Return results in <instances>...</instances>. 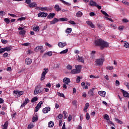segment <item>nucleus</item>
Here are the masks:
<instances>
[{
	"instance_id": "nucleus-46",
	"label": "nucleus",
	"mask_w": 129,
	"mask_h": 129,
	"mask_svg": "<svg viewBox=\"0 0 129 129\" xmlns=\"http://www.w3.org/2000/svg\"><path fill=\"white\" fill-rule=\"evenodd\" d=\"M4 21L6 23V24H9L11 22V20H10V19H9L8 18H5L4 19Z\"/></svg>"
},
{
	"instance_id": "nucleus-52",
	"label": "nucleus",
	"mask_w": 129,
	"mask_h": 129,
	"mask_svg": "<svg viewBox=\"0 0 129 129\" xmlns=\"http://www.w3.org/2000/svg\"><path fill=\"white\" fill-rule=\"evenodd\" d=\"M62 113L64 115V118H67L68 115H66L67 114V112L63 111Z\"/></svg>"
},
{
	"instance_id": "nucleus-16",
	"label": "nucleus",
	"mask_w": 129,
	"mask_h": 129,
	"mask_svg": "<svg viewBox=\"0 0 129 129\" xmlns=\"http://www.w3.org/2000/svg\"><path fill=\"white\" fill-rule=\"evenodd\" d=\"M55 17V13H50L47 16V19H53Z\"/></svg>"
},
{
	"instance_id": "nucleus-61",
	"label": "nucleus",
	"mask_w": 129,
	"mask_h": 129,
	"mask_svg": "<svg viewBox=\"0 0 129 129\" xmlns=\"http://www.w3.org/2000/svg\"><path fill=\"white\" fill-rule=\"evenodd\" d=\"M122 22L123 23H128V20L126 19H123Z\"/></svg>"
},
{
	"instance_id": "nucleus-1",
	"label": "nucleus",
	"mask_w": 129,
	"mask_h": 129,
	"mask_svg": "<svg viewBox=\"0 0 129 129\" xmlns=\"http://www.w3.org/2000/svg\"><path fill=\"white\" fill-rule=\"evenodd\" d=\"M95 45L96 46L100 47L101 49H103L104 48H106V47H109V43L101 39H99L95 40Z\"/></svg>"
},
{
	"instance_id": "nucleus-44",
	"label": "nucleus",
	"mask_w": 129,
	"mask_h": 129,
	"mask_svg": "<svg viewBox=\"0 0 129 129\" xmlns=\"http://www.w3.org/2000/svg\"><path fill=\"white\" fill-rule=\"evenodd\" d=\"M72 68H73V67L70 64H68L67 66V69H68V70H72Z\"/></svg>"
},
{
	"instance_id": "nucleus-7",
	"label": "nucleus",
	"mask_w": 129,
	"mask_h": 129,
	"mask_svg": "<svg viewBox=\"0 0 129 129\" xmlns=\"http://www.w3.org/2000/svg\"><path fill=\"white\" fill-rule=\"evenodd\" d=\"M32 62H33V60L29 57L26 58L25 59V64H27V65L31 64Z\"/></svg>"
},
{
	"instance_id": "nucleus-33",
	"label": "nucleus",
	"mask_w": 129,
	"mask_h": 129,
	"mask_svg": "<svg viewBox=\"0 0 129 129\" xmlns=\"http://www.w3.org/2000/svg\"><path fill=\"white\" fill-rule=\"evenodd\" d=\"M104 119H106V120H109V116H108V115H107V114H105L104 115Z\"/></svg>"
},
{
	"instance_id": "nucleus-37",
	"label": "nucleus",
	"mask_w": 129,
	"mask_h": 129,
	"mask_svg": "<svg viewBox=\"0 0 129 129\" xmlns=\"http://www.w3.org/2000/svg\"><path fill=\"white\" fill-rule=\"evenodd\" d=\"M59 21H60V22H67V21H68V19L63 18H59Z\"/></svg>"
},
{
	"instance_id": "nucleus-60",
	"label": "nucleus",
	"mask_w": 129,
	"mask_h": 129,
	"mask_svg": "<svg viewBox=\"0 0 129 129\" xmlns=\"http://www.w3.org/2000/svg\"><path fill=\"white\" fill-rule=\"evenodd\" d=\"M69 23H70V24H71V25H76V23H75V22L71 20L69 22Z\"/></svg>"
},
{
	"instance_id": "nucleus-55",
	"label": "nucleus",
	"mask_w": 129,
	"mask_h": 129,
	"mask_svg": "<svg viewBox=\"0 0 129 129\" xmlns=\"http://www.w3.org/2000/svg\"><path fill=\"white\" fill-rule=\"evenodd\" d=\"M9 16H10L11 17H13V18H16L17 17V15L13 14H8Z\"/></svg>"
},
{
	"instance_id": "nucleus-15",
	"label": "nucleus",
	"mask_w": 129,
	"mask_h": 129,
	"mask_svg": "<svg viewBox=\"0 0 129 129\" xmlns=\"http://www.w3.org/2000/svg\"><path fill=\"white\" fill-rule=\"evenodd\" d=\"M75 68L76 70L79 72V73H80V72H81V69L82 68V67L81 65L75 66Z\"/></svg>"
},
{
	"instance_id": "nucleus-22",
	"label": "nucleus",
	"mask_w": 129,
	"mask_h": 129,
	"mask_svg": "<svg viewBox=\"0 0 129 129\" xmlns=\"http://www.w3.org/2000/svg\"><path fill=\"white\" fill-rule=\"evenodd\" d=\"M78 61L82 63H84V59H83V57L79 56V55L78 56Z\"/></svg>"
},
{
	"instance_id": "nucleus-6",
	"label": "nucleus",
	"mask_w": 129,
	"mask_h": 129,
	"mask_svg": "<svg viewBox=\"0 0 129 129\" xmlns=\"http://www.w3.org/2000/svg\"><path fill=\"white\" fill-rule=\"evenodd\" d=\"M63 82L67 85H69V83L71 82V81H70V79L68 78H64L63 79Z\"/></svg>"
},
{
	"instance_id": "nucleus-18",
	"label": "nucleus",
	"mask_w": 129,
	"mask_h": 129,
	"mask_svg": "<svg viewBox=\"0 0 129 129\" xmlns=\"http://www.w3.org/2000/svg\"><path fill=\"white\" fill-rule=\"evenodd\" d=\"M2 125L3 126V128L2 129H8V126H9V121H6L5 124Z\"/></svg>"
},
{
	"instance_id": "nucleus-53",
	"label": "nucleus",
	"mask_w": 129,
	"mask_h": 129,
	"mask_svg": "<svg viewBox=\"0 0 129 129\" xmlns=\"http://www.w3.org/2000/svg\"><path fill=\"white\" fill-rule=\"evenodd\" d=\"M90 78H94V79H96V78H99V77L98 76H94L93 75H91L90 76Z\"/></svg>"
},
{
	"instance_id": "nucleus-2",
	"label": "nucleus",
	"mask_w": 129,
	"mask_h": 129,
	"mask_svg": "<svg viewBox=\"0 0 129 129\" xmlns=\"http://www.w3.org/2000/svg\"><path fill=\"white\" fill-rule=\"evenodd\" d=\"M42 88V86L41 85H38L35 88L34 91V95H37V94H39V93H42V91L41 89Z\"/></svg>"
},
{
	"instance_id": "nucleus-19",
	"label": "nucleus",
	"mask_w": 129,
	"mask_h": 129,
	"mask_svg": "<svg viewBox=\"0 0 129 129\" xmlns=\"http://www.w3.org/2000/svg\"><path fill=\"white\" fill-rule=\"evenodd\" d=\"M2 125L3 126V128L2 129H8V126H9V121H6L5 124Z\"/></svg>"
},
{
	"instance_id": "nucleus-24",
	"label": "nucleus",
	"mask_w": 129,
	"mask_h": 129,
	"mask_svg": "<svg viewBox=\"0 0 129 129\" xmlns=\"http://www.w3.org/2000/svg\"><path fill=\"white\" fill-rule=\"evenodd\" d=\"M79 72L76 69H73L71 71V74H78Z\"/></svg>"
},
{
	"instance_id": "nucleus-62",
	"label": "nucleus",
	"mask_w": 129,
	"mask_h": 129,
	"mask_svg": "<svg viewBox=\"0 0 129 129\" xmlns=\"http://www.w3.org/2000/svg\"><path fill=\"white\" fill-rule=\"evenodd\" d=\"M77 83H79L80 82V77H78L77 78Z\"/></svg>"
},
{
	"instance_id": "nucleus-4",
	"label": "nucleus",
	"mask_w": 129,
	"mask_h": 129,
	"mask_svg": "<svg viewBox=\"0 0 129 129\" xmlns=\"http://www.w3.org/2000/svg\"><path fill=\"white\" fill-rule=\"evenodd\" d=\"M44 71L42 72L41 75V78L40 80L41 81H43L46 78V74L48 73V69H43Z\"/></svg>"
},
{
	"instance_id": "nucleus-14",
	"label": "nucleus",
	"mask_w": 129,
	"mask_h": 129,
	"mask_svg": "<svg viewBox=\"0 0 129 129\" xmlns=\"http://www.w3.org/2000/svg\"><path fill=\"white\" fill-rule=\"evenodd\" d=\"M54 9L56 12H60V11L61 10V9L60 8V6L58 5H55L54 6Z\"/></svg>"
},
{
	"instance_id": "nucleus-32",
	"label": "nucleus",
	"mask_w": 129,
	"mask_h": 129,
	"mask_svg": "<svg viewBox=\"0 0 129 129\" xmlns=\"http://www.w3.org/2000/svg\"><path fill=\"white\" fill-rule=\"evenodd\" d=\"M38 9L43 12L44 11H47V10H48V8L47 7H44V8L39 7L38 8Z\"/></svg>"
},
{
	"instance_id": "nucleus-25",
	"label": "nucleus",
	"mask_w": 129,
	"mask_h": 129,
	"mask_svg": "<svg viewBox=\"0 0 129 129\" xmlns=\"http://www.w3.org/2000/svg\"><path fill=\"white\" fill-rule=\"evenodd\" d=\"M29 8H36L37 7V4L36 3H32L29 5Z\"/></svg>"
},
{
	"instance_id": "nucleus-12",
	"label": "nucleus",
	"mask_w": 129,
	"mask_h": 129,
	"mask_svg": "<svg viewBox=\"0 0 129 129\" xmlns=\"http://www.w3.org/2000/svg\"><path fill=\"white\" fill-rule=\"evenodd\" d=\"M57 45L59 48H64V47L67 45V43H66V42H64V43L60 42H58Z\"/></svg>"
},
{
	"instance_id": "nucleus-3",
	"label": "nucleus",
	"mask_w": 129,
	"mask_h": 129,
	"mask_svg": "<svg viewBox=\"0 0 129 129\" xmlns=\"http://www.w3.org/2000/svg\"><path fill=\"white\" fill-rule=\"evenodd\" d=\"M104 57L102 56L101 58H98L96 60V64L97 66H101L103 64Z\"/></svg>"
},
{
	"instance_id": "nucleus-5",
	"label": "nucleus",
	"mask_w": 129,
	"mask_h": 129,
	"mask_svg": "<svg viewBox=\"0 0 129 129\" xmlns=\"http://www.w3.org/2000/svg\"><path fill=\"white\" fill-rule=\"evenodd\" d=\"M38 16L39 17H41V18H46L48 16V13L45 12H41L38 14Z\"/></svg>"
},
{
	"instance_id": "nucleus-56",
	"label": "nucleus",
	"mask_w": 129,
	"mask_h": 129,
	"mask_svg": "<svg viewBox=\"0 0 129 129\" xmlns=\"http://www.w3.org/2000/svg\"><path fill=\"white\" fill-rule=\"evenodd\" d=\"M26 19V18L25 17H21V18H19L17 21H24V20Z\"/></svg>"
},
{
	"instance_id": "nucleus-51",
	"label": "nucleus",
	"mask_w": 129,
	"mask_h": 129,
	"mask_svg": "<svg viewBox=\"0 0 129 129\" xmlns=\"http://www.w3.org/2000/svg\"><path fill=\"white\" fill-rule=\"evenodd\" d=\"M122 4L125 5V6H129V3L127 2H125L124 0L122 1Z\"/></svg>"
},
{
	"instance_id": "nucleus-57",
	"label": "nucleus",
	"mask_w": 129,
	"mask_h": 129,
	"mask_svg": "<svg viewBox=\"0 0 129 129\" xmlns=\"http://www.w3.org/2000/svg\"><path fill=\"white\" fill-rule=\"evenodd\" d=\"M106 69L108 70H112V69H113V67L108 66L107 67Z\"/></svg>"
},
{
	"instance_id": "nucleus-59",
	"label": "nucleus",
	"mask_w": 129,
	"mask_h": 129,
	"mask_svg": "<svg viewBox=\"0 0 129 129\" xmlns=\"http://www.w3.org/2000/svg\"><path fill=\"white\" fill-rule=\"evenodd\" d=\"M29 101H30V100H29L28 98H26L24 101V103L28 104V103H29Z\"/></svg>"
},
{
	"instance_id": "nucleus-23",
	"label": "nucleus",
	"mask_w": 129,
	"mask_h": 129,
	"mask_svg": "<svg viewBox=\"0 0 129 129\" xmlns=\"http://www.w3.org/2000/svg\"><path fill=\"white\" fill-rule=\"evenodd\" d=\"M88 107H89V103H87L85 104V106L84 108V111H85V112H87V109H88Z\"/></svg>"
},
{
	"instance_id": "nucleus-47",
	"label": "nucleus",
	"mask_w": 129,
	"mask_h": 129,
	"mask_svg": "<svg viewBox=\"0 0 129 129\" xmlns=\"http://www.w3.org/2000/svg\"><path fill=\"white\" fill-rule=\"evenodd\" d=\"M63 117V114H59L57 117V119H61Z\"/></svg>"
},
{
	"instance_id": "nucleus-41",
	"label": "nucleus",
	"mask_w": 129,
	"mask_h": 129,
	"mask_svg": "<svg viewBox=\"0 0 129 129\" xmlns=\"http://www.w3.org/2000/svg\"><path fill=\"white\" fill-rule=\"evenodd\" d=\"M43 104V101H41L39 102V103H38L36 107H39L40 108H41V107L42 106V105Z\"/></svg>"
},
{
	"instance_id": "nucleus-27",
	"label": "nucleus",
	"mask_w": 129,
	"mask_h": 129,
	"mask_svg": "<svg viewBox=\"0 0 129 129\" xmlns=\"http://www.w3.org/2000/svg\"><path fill=\"white\" fill-rule=\"evenodd\" d=\"M38 116L35 115V116H33L32 119V122H36L38 120Z\"/></svg>"
},
{
	"instance_id": "nucleus-29",
	"label": "nucleus",
	"mask_w": 129,
	"mask_h": 129,
	"mask_svg": "<svg viewBox=\"0 0 129 129\" xmlns=\"http://www.w3.org/2000/svg\"><path fill=\"white\" fill-rule=\"evenodd\" d=\"M71 32H72V28H69L67 29L66 33L67 34H70V33H71Z\"/></svg>"
},
{
	"instance_id": "nucleus-13",
	"label": "nucleus",
	"mask_w": 129,
	"mask_h": 129,
	"mask_svg": "<svg viewBox=\"0 0 129 129\" xmlns=\"http://www.w3.org/2000/svg\"><path fill=\"white\" fill-rule=\"evenodd\" d=\"M50 110H51V109L49 107H46L42 109L43 113H48Z\"/></svg>"
},
{
	"instance_id": "nucleus-49",
	"label": "nucleus",
	"mask_w": 129,
	"mask_h": 129,
	"mask_svg": "<svg viewBox=\"0 0 129 129\" xmlns=\"http://www.w3.org/2000/svg\"><path fill=\"white\" fill-rule=\"evenodd\" d=\"M124 85L129 90V83H128V82H124Z\"/></svg>"
},
{
	"instance_id": "nucleus-26",
	"label": "nucleus",
	"mask_w": 129,
	"mask_h": 129,
	"mask_svg": "<svg viewBox=\"0 0 129 129\" xmlns=\"http://www.w3.org/2000/svg\"><path fill=\"white\" fill-rule=\"evenodd\" d=\"M82 15H83V14L82 13V12H81V11H78L77 13H76V17H77V18H80V17H82Z\"/></svg>"
},
{
	"instance_id": "nucleus-9",
	"label": "nucleus",
	"mask_w": 129,
	"mask_h": 129,
	"mask_svg": "<svg viewBox=\"0 0 129 129\" xmlns=\"http://www.w3.org/2000/svg\"><path fill=\"white\" fill-rule=\"evenodd\" d=\"M58 22H60V20L58 18H54L52 21H50V25H54L55 24H57Z\"/></svg>"
},
{
	"instance_id": "nucleus-8",
	"label": "nucleus",
	"mask_w": 129,
	"mask_h": 129,
	"mask_svg": "<svg viewBox=\"0 0 129 129\" xmlns=\"http://www.w3.org/2000/svg\"><path fill=\"white\" fill-rule=\"evenodd\" d=\"M94 88H92L89 90V92H88V95L89 96H94Z\"/></svg>"
},
{
	"instance_id": "nucleus-39",
	"label": "nucleus",
	"mask_w": 129,
	"mask_h": 129,
	"mask_svg": "<svg viewBox=\"0 0 129 129\" xmlns=\"http://www.w3.org/2000/svg\"><path fill=\"white\" fill-rule=\"evenodd\" d=\"M3 50L4 52H6V51H11V47H6L5 48H3Z\"/></svg>"
},
{
	"instance_id": "nucleus-64",
	"label": "nucleus",
	"mask_w": 129,
	"mask_h": 129,
	"mask_svg": "<svg viewBox=\"0 0 129 129\" xmlns=\"http://www.w3.org/2000/svg\"><path fill=\"white\" fill-rule=\"evenodd\" d=\"M90 17H94L95 16V14L93 12L90 13Z\"/></svg>"
},
{
	"instance_id": "nucleus-30",
	"label": "nucleus",
	"mask_w": 129,
	"mask_h": 129,
	"mask_svg": "<svg viewBox=\"0 0 129 129\" xmlns=\"http://www.w3.org/2000/svg\"><path fill=\"white\" fill-rule=\"evenodd\" d=\"M124 47L125 48H126L127 49H128V48H129V43H127V42H126V41H125L124 42Z\"/></svg>"
},
{
	"instance_id": "nucleus-48",
	"label": "nucleus",
	"mask_w": 129,
	"mask_h": 129,
	"mask_svg": "<svg viewBox=\"0 0 129 129\" xmlns=\"http://www.w3.org/2000/svg\"><path fill=\"white\" fill-rule=\"evenodd\" d=\"M33 31H34V32H37V31H38L39 32V26H36V27L33 28Z\"/></svg>"
},
{
	"instance_id": "nucleus-35",
	"label": "nucleus",
	"mask_w": 129,
	"mask_h": 129,
	"mask_svg": "<svg viewBox=\"0 0 129 129\" xmlns=\"http://www.w3.org/2000/svg\"><path fill=\"white\" fill-rule=\"evenodd\" d=\"M115 121L117 122V123H119L120 124H122V121H121L120 120L115 118Z\"/></svg>"
},
{
	"instance_id": "nucleus-58",
	"label": "nucleus",
	"mask_w": 129,
	"mask_h": 129,
	"mask_svg": "<svg viewBox=\"0 0 129 129\" xmlns=\"http://www.w3.org/2000/svg\"><path fill=\"white\" fill-rule=\"evenodd\" d=\"M1 42L2 43H3V44H7V43H8V40H5L4 39H2Z\"/></svg>"
},
{
	"instance_id": "nucleus-50",
	"label": "nucleus",
	"mask_w": 129,
	"mask_h": 129,
	"mask_svg": "<svg viewBox=\"0 0 129 129\" xmlns=\"http://www.w3.org/2000/svg\"><path fill=\"white\" fill-rule=\"evenodd\" d=\"M71 120H72V115H69V117H68V121H71Z\"/></svg>"
},
{
	"instance_id": "nucleus-10",
	"label": "nucleus",
	"mask_w": 129,
	"mask_h": 129,
	"mask_svg": "<svg viewBox=\"0 0 129 129\" xmlns=\"http://www.w3.org/2000/svg\"><path fill=\"white\" fill-rule=\"evenodd\" d=\"M120 91L123 93L124 97H129V93H128L127 92L124 91V90H122V89H120Z\"/></svg>"
},
{
	"instance_id": "nucleus-40",
	"label": "nucleus",
	"mask_w": 129,
	"mask_h": 129,
	"mask_svg": "<svg viewBox=\"0 0 129 129\" xmlns=\"http://www.w3.org/2000/svg\"><path fill=\"white\" fill-rule=\"evenodd\" d=\"M38 100V97H35L33 98L31 100V102H36Z\"/></svg>"
},
{
	"instance_id": "nucleus-17",
	"label": "nucleus",
	"mask_w": 129,
	"mask_h": 129,
	"mask_svg": "<svg viewBox=\"0 0 129 129\" xmlns=\"http://www.w3.org/2000/svg\"><path fill=\"white\" fill-rule=\"evenodd\" d=\"M41 49H43V45L41 46H37L36 47L34 48V51L35 52H38L39 50H41Z\"/></svg>"
},
{
	"instance_id": "nucleus-43",
	"label": "nucleus",
	"mask_w": 129,
	"mask_h": 129,
	"mask_svg": "<svg viewBox=\"0 0 129 129\" xmlns=\"http://www.w3.org/2000/svg\"><path fill=\"white\" fill-rule=\"evenodd\" d=\"M68 52V49H64L60 52V54H66Z\"/></svg>"
},
{
	"instance_id": "nucleus-38",
	"label": "nucleus",
	"mask_w": 129,
	"mask_h": 129,
	"mask_svg": "<svg viewBox=\"0 0 129 129\" xmlns=\"http://www.w3.org/2000/svg\"><path fill=\"white\" fill-rule=\"evenodd\" d=\"M86 119H87V120H89V119H90V115H89V113H86Z\"/></svg>"
},
{
	"instance_id": "nucleus-54",
	"label": "nucleus",
	"mask_w": 129,
	"mask_h": 129,
	"mask_svg": "<svg viewBox=\"0 0 129 129\" xmlns=\"http://www.w3.org/2000/svg\"><path fill=\"white\" fill-rule=\"evenodd\" d=\"M124 28V26H119L118 27V29L119 30V31H122L123 30Z\"/></svg>"
},
{
	"instance_id": "nucleus-20",
	"label": "nucleus",
	"mask_w": 129,
	"mask_h": 129,
	"mask_svg": "<svg viewBox=\"0 0 129 129\" xmlns=\"http://www.w3.org/2000/svg\"><path fill=\"white\" fill-rule=\"evenodd\" d=\"M90 6H91V7H96V6L97 5V4H96V2L93 1H90Z\"/></svg>"
},
{
	"instance_id": "nucleus-11",
	"label": "nucleus",
	"mask_w": 129,
	"mask_h": 129,
	"mask_svg": "<svg viewBox=\"0 0 129 129\" xmlns=\"http://www.w3.org/2000/svg\"><path fill=\"white\" fill-rule=\"evenodd\" d=\"M47 56H52V55H53V52L52 51H48V52L44 53L43 54V55L42 56V58H46V57H47Z\"/></svg>"
},
{
	"instance_id": "nucleus-28",
	"label": "nucleus",
	"mask_w": 129,
	"mask_h": 129,
	"mask_svg": "<svg viewBox=\"0 0 129 129\" xmlns=\"http://www.w3.org/2000/svg\"><path fill=\"white\" fill-rule=\"evenodd\" d=\"M54 126V122L52 121H50L48 123V127H53Z\"/></svg>"
},
{
	"instance_id": "nucleus-36",
	"label": "nucleus",
	"mask_w": 129,
	"mask_h": 129,
	"mask_svg": "<svg viewBox=\"0 0 129 129\" xmlns=\"http://www.w3.org/2000/svg\"><path fill=\"white\" fill-rule=\"evenodd\" d=\"M57 95L58 96H60V97H63V98H65V95H64V94L60 92H57Z\"/></svg>"
},
{
	"instance_id": "nucleus-45",
	"label": "nucleus",
	"mask_w": 129,
	"mask_h": 129,
	"mask_svg": "<svg viewBox=\"0 0 129 129\" xmlns=\"http://www.w3.org/2000/svg\"><path fill=\"white\" fill-rule=\"evenodd\" d=\"M24 94V91H20L18 92V97H20L21 95H23Z\"/></svg>"
},
{
	"instance_id": "nucleus-34",
	"label": "nucleus",
	"mask_w": 129,
	"mask_h": 129,
	"mask_svg": "<svg viewBox=\"0 0 129 129\" xmlns=\"http://www.w3.org/2000/svg\"><path fill=\"white\" fill-rule=\"evenodd\" d=\"M34 126H35V125H34L32 123H30L28 125L27 128L32 129V128H33V127H34Z\"/></svg>"
},
{
	"instance_id": "nucleus-42",
	"label": "nucleus",
	"mask_w": 129,
	"mask_h": 129,
	"mask_svg": "<svg viewBox=\"0 0 129 129\" xmlns=\"http://www.w3.org/2000/svg\"><path fill=\"white\" fill-rule=\"evenodd\" d=\"M19 35H22V36H24V35H26V31L22 30L21 31H20Z\"/></svg>"
},
{
	"instance_id": "nucleus-21",
	"label": "nucleus",
	"mask_w": 129,
	"mask_h": 129,
	"mask_svg": "<svg viewBox=\"0 0 129 129\" xmlns=\"http://www.w3.org/2000/svg\"><path fill=\"white\" fill-rule=\"evenodd\" d=\"M98 94H99L100 96H102L103 97H104L105 96V92L103 91H99Z\"/></svg>"
},
{
	"instance_id": "nucleus-31",
	"label": "nucleus",
	"mask_w": 129,
	"mask_h": 129,
	"mask_svg": "<svg viewBox=\"0 0 129 129\" xmlns=\"http://www.w3.org/2000/svg\"><path fill=\"white\" fill-rule=\"evenodd\" d=\"M101 12L102 13V14H103V15H104L105 17H109V15L105 12V11H103V10H101Z\"/></svg>"
},
{
	"instance_id": "nucleus-63",
	"label": "nucleus",
	"mask_w": 129,
	"mask_h": 129,
	"mask_svg": "<svg viewBox=\"0 0 129 129\" xmlns=\"http://www.w3.org/2000/svg\"><path fill=\"white\" fill-rule=\"evenodd\" d=\"M82 96L83 97H86V96H87V95L86 94V93L85 92H83Z\"/></svg>"
}]
</instances>
